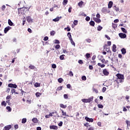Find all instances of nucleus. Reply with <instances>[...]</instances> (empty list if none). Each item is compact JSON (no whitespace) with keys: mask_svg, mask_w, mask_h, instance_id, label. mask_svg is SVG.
I'll return each mask as SVG.
<instances>
[{"mask_svg":"<svg viewBox=\"0 0 130 130\" xmlns=\"http://www.w3.org/2000/svg\"><path fill=\"white\" fill-rule=\"evenodd\" d=\"M116 77H117V79L115 80L114 82L116 83L117 87L119 86V83H123L124 82V76L122 74L118 73L116 75Z\"/></svg>","mask_w":130,"mask_h":130,"instance_id":"1","label":"nucleus"},{"mask_svg":"<svg viewBox=\"0 0 130 130\" xmlns=\"http://www.w3.org/2000/svg\"><path fill=\"white\" fill-rule=\"evenodd\" d=\"M94 99L93 96L90 97L89 98L86 99H82L81 101L82 102L84 103H90V102H92V101Z\"/></svg>","mask_w":130,"mask_h":130,"instance_id":"2","label":"nucleus"},{"mask_svg":"<svg viewBox=\"0 0 130 130\" xmlns=\"http://www.w3.org/2000/svg\"><path fill=\"white\" fill-rule=\"evenodd\" d=\"M102 13L103 14H109V13H110V10H108L106 7H104L102 9Z\"/></svg>","mask_w":130,"mask_h":130,"instance_id":"3","label":"nucleus"},{"mask_svg":"<svg viewBox=\"0 0 130 130\" xmlns=\"http://www.w3.org/2000/svg\"><path fill=\"white\" fill-rule=\"evenodd\" d=\"M103 74H104V76H109V72H108L107 69H105L103 70Z\"/></svg>","mask_w":130,"mask_h":130,"instance_id":"4","label":"nucleus"},{"mask_svg":"<svg viewBox=\"0 0 130 130\" xmlns=\"http://www.w3.org/2000/svg\"><path fill=\"white\" fill-rule=\"evenodd\" d=\"M99 60H100L102 63H104V61H105V59L103 56L101 55L99 57Z\"/></svg>","mask_w":130,"mask_h":130,"instance_id":"5","label":"nucleus"},{"mask_svg":"<svg viewBox=\"0 0 130 130\" xmlns=\"http://www.w3.org/2000/svg\"><path fill=\"white\" fill-rule=\"evenodd\" d=\"M85 119L86 120V121H88V122H93L94 121V119L91 118H89L88 117H86L85 118Z\"/></svg>","mask_w":130,"mask_h":130,"instance_id":"6","label":"nucleus"},{"mask_svg":"<svg viewBox=\"0 0 130 130\" xmlns=\"http://www.w3.org/2000/svg\"><path fill=\"white\" fill-rule=\"evenodd\" d=\"M8 87H9L10 88H14L15 89H16L17 87H18V86L16 84L10 83L9 84H8Z\"/></svg>","mask_w":130,"mask_h":130,"instance_id":"7","label":"nucleus"},{"mask_svg":"<svg viewBox=\"0 0 130 130\" xmlns=\"http://www.w3.org/2000/svg\"><path fill=\"white\" fill-rule=\"evenodd\" d=\"M119 36L120 38H122V39H124V38H126V35L125 34H123V33H119Z\"/></svg>","mask_w":130,"mask_h":130,"instance_id":"8","label":"nucleus"},{"mask_svg":"<svg viewBox=\"0 0 130 130\" xmlns=\"http://www.w3.org/2000/svg\"><path fill=\"white\" fill-rule=\"evenodd\" d=\"M11 29H12V27L11 26H8L5 27L4 29V33H5V34H7V33H8V31L9 30H11Z\"/></svg>","mask_w":130,"mask_h":130,"instance_id":"9","label":"nucleus"},{"mask_svg":"<svg viewBox=\"0 0 130 130\" xmlns=\"http://www.w3.org/2000/svg\"><path fill=\"white\" fill-rule=\"evenodd\" d=\"M93 20L96 23H101V19H100V18H97L96 17H93Z\"/></svg>","mask_w":130,"mask_h":130,"instance_id":"10","label":"nucleus"},{"mask_svg":"<svg viewBox=\"0 0 130 130\" xmlns=\"http://www.w3.org/2000/svg\"><path fill=\"white\" fill-rule=\"evenodd\" d=\"M12 128V125H8L4 127L3 130H10Z\"/></svg>","mask_w":130,"mask_h":130,"instance_id":"11","label":"nucleus"},{"mask_svg":"<svg viewBox=\"0 0 130 130\" xmlns=\"http://www.w3.org/2000/svg\"><path fill=\"white\" fill-rule=\"evenodd\" d=\"M24 10L25 9H24V8H21L18 9V14H24Z\"/></svg>","mask_w":130,"mask_h":130,"instance_id":"12","label":"nucleus"},{"mask_svg":"<svg viewBox=\"0 0 130 130\" xmlns=\"http://www.w3.org/2000/svg\"><path fill=\"white\" fill-rule=\"evenodd\" d=\"M26 21L28 22V23H31L32 21V18H31V16H27Z\"/></svg>","mask_w":130,"mask_h":130,"instance_id":"13","label":"nucleus"},{"mask_svg":"<svg viewBox=\"0 0 130 130\" xmlns=\"http://www.w3.org/2000/svg\"><path fill=\"white\" fill-rule=\"evenodd\" d=\"M112 6H113V2L112 1H110L108 3V9H111L112 8Z\"/></svg>","mask_w":130,"mask_h":130,"instance_id":"14","label":"nucleus"},{"mask_svg":"<svg viewBox=\"0 0 130 130\" xmlns=\"http://www.w3.org/2000/svg\"><path fill=\"white\" fill-rule=\"evenodd\" d=\"M117 50L116 49V45L115 44H113L112 46V52H116Z\"/></svg>","mask_w":130,"mask_h":130,"instance_id":"15","label":"nucleus"},{"mask_svg":"<svg viewBox=\"0 0 130 130\" xmlns=\"http://www.w3.org/2000/svg\"><path fill=\"white\" fill-rule=\"evenodd\" d=\"M50 129H57L58 128V127H57V126L53 125L50 126Z\"/></svg>","mask_w":130,"mask_h":130,"instance_id":"16","label":"nucleus"},{"mask_svg":"<svg viewBox=\"0 0 130 130\" xmlns=\"http://www.w3.org/2000/svg\"><path fill=\"white\" fill-rule=\"evenodd\" d=\"M121 51L122 52V54H125V53H126V50L124 48H122L121 49Z\"/></svg>","mask_w":130,"mask_h":130,"instance_id":"17","label":"nucleus"},{"mask_svg":"<svg viewBox=\"0 0 130 130\" xmlns=\"http://www.w3.org/2000/svg\"><path fill=\"white\" fill-rule=\"evenodd\" d=\"M28 69H29V70H35V69H36V68H35V66L30 64L29 67H28Z\"/></svg>","mask_w":130,"mask_h":130,"instance_id":"18","label":"nucleus"},{"mask_svg":"<svg viewBox=\"0 0 130 130\" xmlns=\"http://www.w3.org/2000/svg\"><path fill=\"white\" fill-rule=\"evenodd\" d=\"M89 25L92 27H94L95 26V22L92 20L90 21V22H89Z\"/></svg>","mask_w":130,"mask_h":130,"instance_id":"19","label":"nucleus"},{"mask_svg":"<svg viewBox=\"0 0 130 130\" xmlns=\"http://www.w3.org/2000/svg\"><path fill=\"white\" fill-rule=\"evenodd\" d=\"M32 122H34V123H37V122H38V119H37V118H34L32 119Z\"/></svg>","mask_w":130,"mask_h":130,"instance_id":"20","label":"nucleus"},{"mask_svg":"<svg viewBox=\"0 0 130 130\" xmlns=\"http://www.w3.org/2000/svg\"><path fill=\"white\" fill-rule=\"evenodd\" d=\"M98 66L99 67H100L102 68H105V64H101V63H98Z\"/></svg>","mask_w":130,"mask_h":130,"instance_id":"21","label":"nucleus"},{"mask_svg":"<svg viewBox=\"0 0 130 130\" xmlns=\"http://www.w3.org/2000/svg\"><path fill=\"white\" fill-rule=\"evenodd\" d=\"M8 24L10 26H13V25H14V23L12 22V20H11V19L8 20Z\"/></svg>","mask_w":130,"mask_h":130,"instance_id":"22","label":"nucleus"},{"mask_svg":"<svg viewBox=\"0 0 130 130\" xmlns=\"http://www.w3.org/2000/svg\"><path fill=\"white\" fill-rule=\"evenodd\" d=\"M121 29L122 30L123 33H125V34L127 33V30H126V29H125V28H124V27H121Z\"/></svg>","mask_w":130,"mask_h":130,"instance_id":"23","label":"nucleus"},{"mask_svg":"<svg viewBox=\"0 0 130 130\" xmlns=\"http://www.w3.org/2000/svg\"><path fill=\"white\" fill-rule=\"evenodd\" d=\"M78 5L80 8H82V6L84 5V2L83 1H81L80 2L78 3Z\"/></svg>","mask_w":130,"mask_h":130,"instance_id":"24","label":"nucleus"},{"mask_svg":"<svg viewBox=\"0 0 130 130\" xmlns=\"http://www.w3.org/2000/svg\"><path fill=\"white\" fill-rule=\"evenodd\" d=\"M114 10H115L116 12H118L119 11V8L117 7L116 6H113Z\"/></svg>","mask_w":130,"mask_h":130,"instance_id":"25","label":"nucleus"},{"mask_svg":"<svg viewBox=\"0 0 130 130\" xmlns=\"http://www.w3.org/2000/svg\"><path fill=\"white\" fill-rule=\"evenodd\" d=\"M59 106H60V107H61V108H63V109L67 108V105H64L62 104H60L59 105Z\"/></svg>","mask_w":130,"mask_h":130,"instance_id":"26","label":"nucleus"},{"mask_svg":"<svg viewBox=\"0 0 130 130\" xmlns=\"http://www.w3.org/2000/svg\"><path fill=\"white\" fill-rule=\"evenodd\" d=\"M67 36H68L70 40L71 39H73V38H72V34H71V32H68L67 34Z\"/></svg>","mask_w":130,"mask_h":130,"instance_id":"27","label":"nucleus"},{"mask_svg":"<svg viewBox=\"0 0 130 130\" xmlns=\"http://www.w3.org/2000/svg\"><path fill=\"white\" fill-rule=\"evenodd\" d=\"M22 123H26L27 122V119L26 118H23L21 121Z\"/></svg>","mask_w":130,"mask_h":130,"instance_id":"28","label":"nucleus"},{"mask_svg":"<svg viewBox=\"0 0 130 130\" xmlns=\"http://www.w3.org/2000/svg\"><path fill=\"white\" fill-rule=\"evenodd\" d=\"M42 94L40 92H37L36 93V97H37V98H38L39 97H40V96H41Z\"/></svg>","mask_w":130,"mask_h":130,"instance_id":"29","label":"nucleus"},{"mask_svg":"<svg viewBox=\"0 0 130 130\" xmlns=\"http://www.w3.org/2000/svg\"><path fill=\"white\" fill-rule=\"evenodd\" d=\"M53 22H58V21H59V17H57L55 19H53Z\"/></svg>","mask_w":130,"mask_h":130,"instance_id":"30","label":"nucleus"},{"mask_svg":"<svg viewBox=\"0 0 130 130\" xmlns=\"http://www.w3.org/2000/svg\"><path fill=\"white\" fill-rule=\"evenodd\" d=\"M85 56H86L87 59L90 58V57H91V54H90V53H86V55H85Z\"/></svg>","mask_w":130,"mask_h":130,"instance_id":"31","label":"nucleus"},{"mask_svg":"<svg viewBox=\"0 0 130 130\" xmlns=\"http://www.w3.org/2000/svg\"><path fill=\"white\" fill-rule=\"evenodd\" d=\"M103 29V27L101 25H99L98 26V31H101Z\"/></svg>","mask_w":130,"mask_h":130,"instance_id":"32","label":"nucleus"},{"mask_svg":"<svg viewBox=\"0 0 130 130\" xmlns=\"http://www.w3.org/2000/svg\"><path fill=\"white\" fill-rule=\"evenodd\" d=\"M71 43V44H72V45H74V46H76V44L75 43V42H74V41L73 40V39H71L70 40Z\"/></svg>","mask_w":130,"mask_h":130,"instance_id":"33","label":"nucleus"},{"mask_svg":"<svg viewBox=\"0 0 130 130\" xmlns=\"http://www.w3.org/2000/svg\"><path fill=\"white\" fill-rule=\"evenodd\" d=\"M34 86H35V87H40V83L36 82Z\"/></svg>","mask_w":130,"mask_h":130,"instance_id":"34","label":"nucleus"},{"mask_svg":"<svg viewBox=\"0 0 130 130\" xmlns=\"http://www.w3.org/2000/svg\"><path fill=\"white\" fill-rule=\"evenodd\" d=\"M59 58L61 60H63L64 59V55H61L59 56Z\"/></svg>","mask_w":130,"mask_h":130,"instance_id":"35","label":"nucleus"},{"mask_svg":"<svg viewBox=\"0 0 130 130\" xmlns=\"http://www.w3.org/2000/svg\"><path fill=\"white\" fill-rule=\"evenodd\" d=\"M58 82L60 83H61L62 82H63V79H62L61 78H60L58 79Z\"/></svg>","mask_w":130,"mask_h":130,"instance_id":"36","label":"nucleus"},{"mask_svg":"<svg viewBox=\"0 0 130 130\" xmlns=\"http://www.w3.org/2000/svg\"><path fill=\"white\" fill-rule=\"evenodd\" d=\"M64 30H67L68 32H70V31H71V28L70 27L68 26L67 27L64 28Z\"/></svg>","mask_w":130,"mask_h":130,"instance_id":"37","label":"nucleus"},{"mask_svg":"<svg viewBox=\"0 0 130 130\" xmlns=\"http://www.w3.org/2000/svg\"><path fill=\"white\" fill-rule=\"evenodd\" d=\"M55 48L56 49H59V48H60V45L57 44L55 46Z\"/></svg>","mask_w":130,"mask_h":130,"instance_id":"38","label":"nucleus"},{"mask_svg":"<svg viewBox=\"0 0 130 130\" xmlns=\"http://www.w3.org/2000/svg\"><path fill=\"white\" fill-rule=\"evenodd\" d=\"M62 86H59L58 87L56 91H61V90H62Z\"/></svg>","mask_w":130,"mask_h":130,"instance_id":"39","label":"nucleus"},{"mask_svg":"<svg viewBox=\"0 0 130 130\" xmlns=\"http://www.w3.org/2000/svg\"><path fill=\"white\" fill-rule=\"evenodd\" d=\"M84 126H86V127H89L91 126V125H89V123H86L84 124Z\"/></svg>","mask_w":130,"mask_h":130,"instance_id":"40","label":"nucleus"},{"mask_svg":"<svg viewBox=\"0 0 130 130\" xmlns=\"http://www.w3.org/2000/svg\"><path fill=\"white\" fill-rule=\"evenodd\" d=\"M6 109L7 110H8V111H10V112L12 111V109L11 108V107H10V106L7 107Z\"/></svg>","mask_w":130,"mask_h":130,"instance_id":"41","label":"nucleus"},{"mask_svg":"<svg viewBox=\"0 0 130 130\" xmlns=\"http://www.w3.org/2000/svg\"><path fill=\"white\" fill-rule=\"evenodd\" d=\"M1 104L3 106H7V103L5 101L2 102Z\"/></svg>","mask_w":130,"mask_h":130,"instance_id":"42","label":"nucleus"},{"mask_svg":"<svg viewBox=\"0 0 130 130\" xmlns=\"http://www.w3.org/2000/svg\"><path fill=\"white\" fill-rule=\"evenodd\" d=\"M54 34H55V31L54 30H52L50 32V35H51V36H54Z\"/></svg>","mask_w":130,"mask_h":130,"instance_id":"43","label":"nucleus"},{"mask_svg":"<svg viewBox=\"0 0 130 130\" xmlns=\"http://www.w3.org/2000/svg\"><path fill=\"white\" fill-rule=\"evenodd\" d=\"M61 111H62V115L63 116H67V112H64V111H63V110H61Z\"/></svg>","mask_w":130,"mask_h":130,"instance_id":"44","label":"nucleus"},{"mask_svg":"<svg viewBox=\"0 0 130 130\" xmlns=\"http://www.w3.org/2000/svg\"><path fill=\"white\" fill-rule=\"evenodd\" d=\"M69 76L70 77H74V73H73V72L70 71L69 73Z\"/></svg>","mask_w":130,"mask_h":130,"instance_id":"45","label":"nucleus"},{"mask_svg":"<svg viewBox=\"0 0 130 130\" xmlns=\"http://www.w3.org/2000/svg\"><path fill=\"white\" fill-rule=\"evenodd\" d=\"M82 81H86V80H87V78L86 77V76H83L82 77Z\"/></svg>","mask_w":130,"mask_h":130,"instance_id":"46","label":"nucleus"},{"mask_svg":"<svg viewBox=\"0 0 130 130\" xmlns=\"http://www.w3.org/2000/svg\"><path fill=\"white\" fill-rule=\"evenodd\" d=\"M11 93L12 94H14V93H16V90L14 88H12Z\"/></svg>","mask_w":130,"mask_h":130,"instance_id":"47","label":"nucleus"},{"mask_svg":"<svg viewBox=\"0 0 130 130\" xmlns=\"http://www.w3.org/2000/svg\"><path fill=\"white\" fill-rule=\"evenodd\" d=\"M63 97H64V99H69V96L67 94H64L63 95Z\"/></svg>","mask_w":130,"mask_h":130,"instance_id":"48","label":"nucleus"},{"mask_svg":"<svg viewBox=\"0 0 130 130\" xmlns=\"http://www.w3.org/2000/svg\"><path fill=\"white\" fill-rule=\"evenodd\" d=\"M52 69H56V64H52Z\"/></svg>","mask_w":130,"mask_h":130,"instance_id":"49","label":"nucleus"},{"mask_svg":"<svg viewBox=\"0 0 130 130\" xmlns=\"http://www.w3.org/2000/svg\"><path fill=\"white\" fill-rule=\"evenodd\" d=\"M93 91H94V92L95 93H96V94H98V89H96L95 88H93Z\"/></svg>","mask_w":130,"mask_h":130,"instance_id":"50","label":"nucleus"},{"mask_svg":"<svg viewBox=\"0 0 130 130\" xmlns=\"http://www.w3.org/2000/svg\"><path fill=\"white\" fill-rule=\"evenodd\" d=\"M106 91V87H104L103 88V89H102V92H103V93H104V92H105Z\"/></svg>","mask_w":130,"mask_h":130,"instance_id":"51","label":"nucleus"},{"mask_svg":"<svg viewBox=\"0 0 130 130\" xmlns=\"http://www.w3.org/2000/svg\"><path fill=\"white\" fill-rule=\"evenodd\" d=\"M108 46H110L111 45V41H108L107 42V45Z\"/></svg>","mask_w":130,"mask_h":130,"instance_id":"52","label":"nucleus"},{"mask_svg":"<svg viewBox=\"0 0 130 130\" xmlns=\"http://www.w3.org/2000/svg\"><path fill=\"white\" fill-rule=\"evenodd\" d=\"M86 42H87L88 43H90L91 42V39H87L85 40Z\"/></svg>","mask_w":130,"mask_h":130,"instance_id":"53","label":"nucleus"},{"mask_svg":"<svg viewBox=\"0 0 130 130\" xmlns=\"http://www.w3.org/2000/svg\"><path fill=\"white\" fill-rule=\"evenodd\" d=\"M55 43L56 44H59V43H60L59 41H58V40H55Z\"/></svg>","mask_w":130,"mask_h":130,"instance_id":"54","label":"nucleus"},{"mask_svg":"<svg viewBox=\"0 0 130 130\" xmlns=\"http://www.w3.org/2000/svg\"><path fill=\"white\" fill-rule=\"evenodd\" d=\"M98 107L99 108H103V106L101 104H98Z\"/></svg>","mask_w":130,"mask_h":130,"instance_id":"55","label":"nucleus"},{"mask_svg":"<svg viewBox=\"0 0 130 130\" xmlns=\"http://www.w3.org/2000/svg\"><path fill=\"white\" fill-rule=\"evenodd\" d=\"M2 11H5V10H6V6L3 5V6L2 7Z\"/></svg>","mask_w":130,"mask_h":130,"instance_id":"56","label":"nucleus"},{"mask_svg":"<svg viewBox=\"0 0 130 130\" xmlns=\"http://www.w3.org/2000/svg\"><path fill=\"white\" fill-rule=\"evenodd\" d=\"M59 126H62V121H60V122L58 124Z\"/></svg>","mask_w":130,"mask_h":130,"instance_id":"57","label":"nucleus"},{"mask_svg":"<svg viewBox=\"0 0 130 130\" xmlns=\"http://www.w3.org/2000/svg\"><path fill=\"white\" fill-rule=\"evenodd\" d=\"M117 26V25L116 24H113L112 25V27L114 28V29H115V28H116V27Z\"/></svg>","mask_w":130,"mask_h":130,"instance_id":"58","label":"nucleus"},{"mask_svg":"<svg viewBox=\"0 0 130 130\" xmlns=\"http://www.w3.org/2000/svg\"><path fill=\"white\" fill-rule=\"evenodd\" d=\"M96 18L100 19V14L99 13H98V14L96 15Z\"/></svg>","mask_w":130,"mask_h":130,"instance_id":"59","label":"nucleus"},{"mask_svg":"<svg viewBox=\"0 0 130 130\" xmlns=\"http://www.w3.org/2000/svg\"><path fill=\"white\" fill-rule=\"evenodd\" d=\"M44 41H47L48 40V37H45L44 38Z\"/></svg>","mask_w":130,"mask_h":130,"instance_id":"60","label":"nucleus"},{"mask_svg":"<svg viewBox=\"0 0 130 130\" xmlns=\"http://www.w3.org/2000/svg\"><path fill=\"white\" fill-rule=\"evenodd\" d=\"M74 25H78V20H74Z\"/></svg>","mask_w":130,"mask_h":130,"instance_id":"61","label":"nucleus"},{"mask_svg":"<svg viewBox=\"0 0 130 130\" xmlns=\"http://www.w3.org/2000/svg\"><path fill=\"white\" fill-rule=\"evenodd\" d=\"M86 21H88L90 20V17L87 16L85 18Z\"/></svg>","mask_w":130,"mask_h":130,"instance_id":"62","label":"nucleus"},{"mask_svg":"<svg viewBox=\"0 0 130 130\" xmlns=\"http://www.w3.org/2000/svg\"><path fill=\"white\" fill-rule=\"evenodd\" d=\"M89 70H93V66L92 65H89Z\"/></svg>","mask_w":130,"mask_h":130,"instance_id":"63","label":"nucleus"},{"mask_svg":"<svg viewBox=\"0 0 130 130\" xmlns=\"http://www.w3.org/2000/svg\"><path fill=\"white\" fill-rule=\"evenodd\" d=\"M88 130H94V127H90Z\"/></svg>","mask_w":130,"mask_h":130,"instance_id":"64","label":"nucleus"}]
</instances>
